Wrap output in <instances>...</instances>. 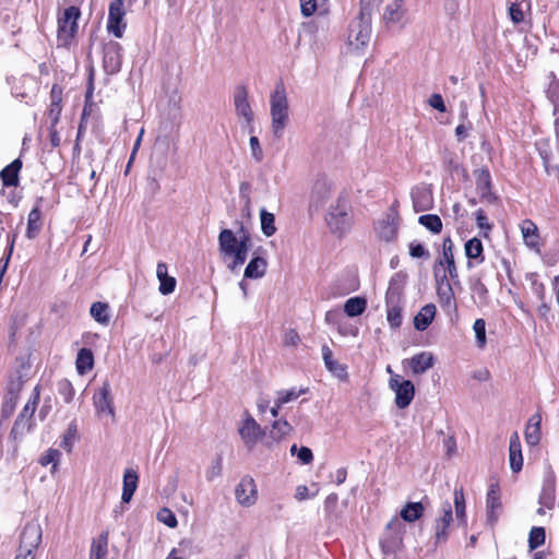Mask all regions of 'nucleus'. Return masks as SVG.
<instances>
[{"label": "nucleus", "mask_w": 559, "mask_h": 559, "mask_svg": "<svg viewBox=\"0 0 559 559\" xmlns=\"http://www.w3.org/2000/svg\"><path fill=\"white\" fill-rule=\"evenodd\" d=\"M250 246V237L246 234L237 238L230 229H223L218 235L219 251L225 258L230 259L227 267L231 272L246 262Z\"/></svg>", "instance_id": "f257e3e1"}, {"label": "nucleus", "mask_w": 559, "mask_h": 559, "mask_svg": "<svg viewBox=\"0 0 559 559\" xmlns=\"http://www.w3.org/2000/svg\"><path fill=\"white\" fill-rule=\"evenodd\" d=\"M271 130L275 138L281 139L289 123V103L286 88L277 83L270 96Z\"/></svg>", "instance_id": "f03ea898"}, {"label": "nucleus", "mask_w": 559, "mask_h": 559, "mask_svg": "<svg viewBox=\"0 0 559 559\" xmlns=\"http://www.w3.org/2000/svg\"><path fill=\"white\" fill-rule=\"evenodd\" d=\"M81 15L75 5L67 8L58 19V43L68 46L78 32V20Z\"/></svg>", "instance_id": "7ed1b4c3"}, {"label": "nucleus", "mask_w": 559, "mask_h": 559, "mask_svg": "<svg viewBox=\"0 0 559 559\" xmlns=\"http://www.w3.org/2000/svg\"><path fill=\"white\" fill-rule=\"evenodd\" d=\"M326 225L331 233L342 237L350 230L352 215L345 203L338 202L332 206L325 217Z\"/></svg>", "instance_id": "20e7f679"}, {"label": "nucleus", "mask_w": 559, "mask_h": 559, "mask_svg": "<svg viewBox=\"0 0 559 559\" xmlns=\"http://www.w3.org/2000/svg\"><path fill=\"white\" fill-rule=\"evenodd\" d=\"M389 385L395 393V404L399 408H405L412 403L415 396V386L412 381L403 379L400 374H393Z\"/></svg>", "instance_id": "39448f33"}, {"label": "nucleus", "mask_w": 559, "mask_h": 559, "mask_svg": "<svg viewBox=\"0 0 559 559\" xmlns=\"http://www.w3.org/2000/svg\"><path fill=\"white\" fill-rule=\"evenodd\" d=\"M400 218L395 211L391 210L374 225L377 238L380 241L393 242L397 238Z\"/></svg>", "instance_id": "423d86ee"}, {"label": "nucleus", "mask_w": 559, "mask_h": 559, "mask_svg": "<svg viewBox=\"0 0 559 559\" xmlns=\"http://www.w3.org/2000/svg\"><path fill=\"white\" fill-rule=\"evenodd\" d=\"M386 321L391 329H399L403 322L401 293L390 287L385 294Z\"/></svg>", "instance_id": "0eeeda50"}, {"label": "nucleus", "mask_w": 559, "mask_h": 559, "mask_svg": "<svg viewBox=\"0 0 559 559\" xmlns=\"http://www.w3.org/2000/svg\"><path fill=\"white\" fill-rule=\"evenodd\" d=\"M238 432L242 442L249 449L253 448L264 435L262 427L248 413L245 414V417L238 427Z\"/></svg>", "instance_id": "6e6552de"}, {"label": "nucleus", "mask_w": 559, "mask_h": 559, "mask_svg": "<svg viewBox=\"0 0 559 559\" xmlns=\"http://www.w3.org/2000/svg\"><path fill=\"white\" fill-rule=\"evenodd\" d=\"M124 15L123 0H112L108 9L107 29L117 38L122 37L126 29Z\"/></svg>", "instance_id": "1a4fd4ad"}, {"label": "nucleus", "mask_w": 559, "mask_h": 559, "mask_svg": "<svg viewBox=\"0 0 559 559\" xmlns=\"http://www.w3.org/2000/svg\"><path fill=\"white\" fill-rule=\"evenodd\" d=\"M236 501L243 508H250L258 501V488L254 479L245 476L235 488Z\"/></svg>", "instance_id": "9d476101"}, {"label": "nucleus", "mask_w": 559, "mask_h": 559, "mask_svg": "<svg viewBox=\"0 0 559 559\" xmlns=\"http://www.w3.org/2000/svg\"><path fill=\"white\" fill-rule=\"evenodd\" d=\"M41 527L38 523H27L21 534L19 551L35 555L34 552L41 542Z\"/></svg>", "instance_id": "9b49d317"}, {"label": "nucleus", "mask_w": 559, "mask_h": 559, "mask_svg": "<svg viewBox=\"0 0 559 559\" xmlns=\"http://www.w3.org/2000/svg\"><path fill=\"white\" fill-rule=\"evenodd\" d=\"M93 403L97 415L110 416L115 420V407L110 395V386L104 383L93 395Z\"/></svg>", "instance_id": "f8f14e48"}, {"label": "nucleus", "mask_w": 559, "mask_h": 559, "mask_svg": "<svg viewBox=\"0 0 559 559\" xmlns=\"http://www.w3.org/2000/svg\"><path fill=\"white\" fill-rule=\"evenodd\" d=\"M234 105L237 116L243 119L247 127L251 126L253 121V111L248 99V92L246 87H237L234 94Z\"/></svg>", "instance_id": "ddd939ff"}, {"label": "nucleus", "mask_w": 559, "mask_h": 559, "mask_svg": "<svg viewBox=\"0 0 559 559\" xmlns=\"http://www.w3.org/2000/svg\"><path fill=\"white\" fill-rule=\"evenodd\" d=\"M520 230L524 245L536 253H540L542 242L537 225L531 219H524L520 224Z\"/></svg>", "instance_id": "4468645a"}, {"label": "nucleus", "mask_w": 559, "mask_h": 559, "mask_svg": "<svg viewBox=\"0 0 559 559\" xmlns=\"http://www.w3.org/2000/svg\"><path fill=\"white\" fill-rule=\"evenodd\" d=\"M453 241L450 237L445 238L442 243V258L439 260V264L447 267L450 278L454 285H460L459 273L454 261L453 254Z\"/></svg>", "instance_id": "2eb2a0df"}, {"label": "nucleus", "mask_w": 559, "mask_h": 559, "mask_svg": "<svg viewBox=\"0 0 559 559\" xmlns=\"http://www.w3.org/2000/svg\"><path fill=\"white\" fill-rule=\"evenodd\" d=\"M403 364L408 366L414 374H421L433 367L435 356L430 352H421L409 359H405Z\"/></svg>", "instance_id": "dca6fc26"}, {"label": "nucleus", "mask_w": 559, "mask_h": 559, "mask_svg": "<svg viewBox=\"0 0 559 559\" xmlns=\"http://www.w3.org/2000/svg\"><path fill=\"white\" fill-rule=\"evenodd\" d=\"M122 63L121 47L118 43H110L104 50V67L106 71L116 73Z\"/></svg>", "instance_id": "f3484780"}, {"label": "nucleus", "mask_w": 559, "mask_h": 559, "mask_svg": "<svg viewBox=\"0 0 559 559\" xmlns=\"http://www.w3.org/2000/svg\"><path fill=\"white\" fill-rule=\"evenodd\" d=\"M509 462L512 472L519 473L523 466V455L521 449L520 437L518 432H513L510 437L509 444Z\"/></svg>", "instance_id": "a211bd4d"}, {"label": "nucleus", "mask_w": 559, "mask_h": 559, "mask_svg": "<svg viewBox=\"0 0 559 559\" xmlns=\"http://www.w3.org/2000/svg\"><path fill=\"white\" fill-rule=\"evenodd\" d=\"M525 441L528 445H537L542 437V416L534 414L527 421L524 431Z\"/></svg>", "instance_id": "6ab92c4d"}, {"label": "nucleus", "mask_w": 559, "mask_h": 559, "mask_svg": "<svg viewBox=\"0 0 559 559\" xmlns=\"http://www.w3.org/2000/svg\"><path fill=\"white\" fill-rule=\"evenodd\" d=\"M139 475L133 468H127L123 474L121 500L129 503L138 488Z\"/></svg>", "instance_id": "aec40b11"}, {"label": "nucleus", "mask_w": 559, "mask_h": 559, "mask_svg": "<svg viewBox=\"0 0 559 559\" xmlns=\"http://www.w3.org/2000/svg\"><path fill=\"white\" fill-rule=\"evenodd\" d=\"M321 352H322V358H323L325 368L333 376L337 377L338 379H342V380L346 379V377H347L346 366L342 365L338 361L333 359V353L330 349V347L326 345H323L321 348Z\"/></svg>", "instance_id": "412c9836"}, {"label": "nucleus", "mask_w": 559, "mask_h": 559, "mask_svg": "<svg viewBox=\"0 0 559 559\" xmlns=\"http://www.w3.org/2000/svg\"><path fill=\"white\" fill-rule=\"evenodd\" d=\"M442 516L436 521V537L438 540H444L448 536V528L453 521L452 507L445 502L442 507Z\"/></svg>", "instance_id": "4be33fe9"}, {"label": "nucleus", "mask_w": 559, "mask_h": 559, "mask_svg": "<svg viewBox=\"0 0 559 559\" xmlns=\"http://www.w3.org/2000/svg\"><path fill=\"white\" fill-rule=\"evenodd\" d=\"M156 276L159 281L158 290L162 295H169L176 288V278L168 276L167 265L164 262H159L156 266Z\"/></svg>", "instance_id": "5701e85b"}, {"label": "nucleus", "mask_w": 559, "mask_h": 559, "mask_svg": "<svg viewBox=\"0 0 559 559\" xmlns=\"http://www.w3.org/2000/svg\"><path fill=\"white\" fill-rule=\"evenodd\" d=\"M465 254L468 258L467 267L472 269L474 266L473 261L477 263L483 262L484 260V247L480 239L474 237L466 241L464 246Z\"/></svg>", "instance_id": "b1692460"}, {"label": "nucleus", "mask_w": 559, "mask_h": 559, "mask_svg": "<svg viewBox=\"0 0 559 559\" xmlns=\"http://www.w3.org/2000/svg\"><path fill=\"white\" fill-rule=\"evenodd\" d=\"M436 316V306L433 304L425 305L414 318V328L417 331H425L433 321Z\"/></svg>", "instance_id": "393cba45"}, {"label": "nucleus", "mask_w": 559, "mask_h": 559, "mask_svg": "<svg viewBox=\"0 0 559 559\" xmlns=\"http://www.w3.org/2000/svg\"><path fill=\"white\" fill-rule=\"evenodd\" d=\"M404 15L405 9L403 0H394L386 7L383 17L388 24L394 25L402 23Z\"/></svg>", "instance_id": "a878e982"}, {"label": "nucleus", "mask_w": 559, "mask_h": 559, "mask_svg": "<svg viewBox=\"0 0 559 559\" xmlns=\"http://www.w3.org/2000/svg\"><path fill=\"white\" fill-rule=\"evenodd\" d=\"M22 168V162L16 158L14 159L10 165L4 167L1 173L0 177L4 186H16L19 182V173Z\"/></svg>", "instance_id": "bb28decb"}, {"label": "nucleus", "mask_w": 559, "mask_h": 559, "mask_svg": "<svg viewBox=\"0 0 559 559\" xmlns=\"http://www.w3.org/2000/svg\"><path fill=\"white\" fill-rule=\"evenodd\" d=\"M437 295H438L440 304L443 307H447V308L455 307L454 292H453L452 285L445 278H442L440 282H438Z\"/></svg>", "instance_id": "cd10ccee"}, {"label": "nucleus", "mask_w": 559, "mask_h": 559, "mask_svg": "<svg viewBox=\"0 0 559 559\" xmlns=\"http://www.w3.org/2000/svg\"><path fill=\"white\" fill-rule=\"evenodd\" d=\"M108 555V535L100 534L92 542L90 550V559H107Z\"/></svg>", "instance_id": "c85d7f7f"}, {"label": "nucleus", "mask_w": 559, "mask_h": 559, "mask_svg": "<svg viewBox=\"0 0 559 559\" xmlns=\"http://www.w3.org/2000/svg\"><path fill=\"white\" fill-rule=\"evenodd\" d=\"M266 260L261 257H255L251 259V261L248 263L247 267L245 269V277L246 278H260L265 274L266 271Z\"/></svg>", "instance_id": "c756f323"}, {"label": "nucleus", "mask_w": 559, "mask_h": 559, "mask_svg": "<svg viewBox=\"0 0 559 559\" xmlns=\"http://www.w3.org/2000/svg\"><path fill=\"white\" fill-rule=\"evenodd\" d=\"M486 504L488 510V516L490 520L497 518L496 510L500 509V491L497 484H491L487 492Z\"/></svg>", "instance_id": "7c9ffc66"}, {"label": "nucleus", "mask_w": 559, "mask_h": 559, "mask_svg": "<svg viewBox=\"0 0 559 559\" xmlns=\"http://www.w3.org/2000/svg\"><path fill=\"white\" fill-rule=\"evenodd\" d=\"M38 401H39V390H38V386H35L32 392V395L29 396V400L27 401V403L23 407L19 418L16 419L15 426H19L23 423V420H27L33 417L36 406L38 404Z\"/></svg>", "instance_id": "2f4dec72"}, {"label": "nucleus", "mask_w": 559, "mask_h": 559, "mask_svg": "<svg viewBox=\"0 0 559 559\" xmlns=\"http://www.w3.org/2000/svg\"><path fill=\"white\" fill-rule=\"evenodd\" d=\"M94 365V356L91 349L82 348L78 353L75 366L80 374H85L92 370Z\"/></svg>", "instance_id": "473e14b6"}, {"label": "nucleus", "mask_w": 559, "mask_h": 559, "mask_svg": "<svg viewBox=\"0 0 559 559\" xmlns=\"http://www.w3.org/2000/svg\"><path fill=\"white\" fill-rule=\"evenodd\" d=\"M468 286L471 292L477 296L480 304L487 302L488 289L483 283L480 274H475L468 278Z\"/></svg>", "instance_id": "72a5a7b5"}, {"label": "nucleus", "mask_w": 559, "mask_h": 559, "mask_svg": "<svg viewBox=\"0 0 559 559\" xmlns=\"http://www.w3.org/2000/svg\"><path fill=\"white\" fill-rule=\"evenodd\" d=\"M41 229V213L38 206H35L28 214L26 237L33 239Z\"/></svg>", "instance_id": "f704fd0d"}, {"label": "nucleus", "mask_w": 559, "mask_h": 559, "mask_svg": "<svg viewBox=\"0 0 559 559\" xmlns=\"http://www.w3.org/2000/svg\"><path fill=\"white\" fill-rule=\"evenodd\" d=\"M90 313L96 322L103 325L109 324L110 316L109 306L107 304L100 301L94 302L91 306Z\"/></svg>", "instance_id": "c9c22d12"}, {"label": "nucleus", "mask_w": 559, "mask_h": 559, "mask_svg": "<svg viewBox=\"0 0 559 559\" xmlns=\"http://www.w3.org/2000/svg\"><path fill=\"white\" fill-rule=\"evenodd\" d=\"M424 513V506L421 502H409L400 512V515L405 522H414L421 518Z\"/></svg>", "instance_id": "e433bc0d"}, {"label": "nucleus", "mask_w": 559, "mask_h": 559, "mask_svg": "<svg viewBox=\"0 0 559 559\" xmlns=\"http://www.w3.org/2000/svg\"><path fill=\"white\" fill-rule=\"evenodd\" d=\"M330 191V183L325 179H318L312 187L311 199L317 204H322L328 199Z\"/></svg>", "instance_id": "4c0bfd02"}, {"label": "nucleus", "mask_w": 559, "mask_h": 559, "mask_svg": "<svg viewBox=\"0 0 559 559\" xmlns=\"http://www.w3.org/2000/svg\"><path fill=\"white\" fill-rule=\"evenodd\" d=\"M367 308V300L362 297H352L344 304V311L348 317L360 316Z\"/></svg>", "instance_id": "58836bf2"}, {"label": "nucleus", "mask_w": 559, "mask_h": 559, "mask_svg": "<svg viewBox=\"0 0 559 559\" xmlns=\"http://www.w3.org/2000/svg\"><path fill=\"white\" fill-rule=\"evenodd\" d=\"M260 223L261 231L265 237H271L276 233L277 228L275 226L274 214L267 212L265 209L260 210Z\"/></svg>", "instance_id": "ea45409f"}, {"label": "nucleus", "mask_w": 559, "mask_h": 559, "mask_svg": "<svg viewBox=\"0 0 559 559\" xmlns=\"http://www.w3.org/2000/svg\"><path fill=\"white\" fill-rule=\"evenodd\" d=\"M528 3L524 0H514L509 2V15L514 24H519L524 21V8H527Z\"/></svg>", "instance_id": "a19ab883"}, {"label": "nucleus", "mask_w": 559, "mask_h": 559, "mask_svg": "<svg viewBox=\"0 0 559 559\" xmlns=\"http://www.w3.org/2000/svg\"><path fill=\"white\" fill-rule=\"evenodd\" d=\"M386 531L390 534V538L394 544H397L402 540V536L405 533V525L399 518H393L386 524Z\"/></svg>", "instance_id": "79ce46f5"}, {"label": "nucleus", "mask_w": 559, "mask_h": 559, "mask_svg": "<svg viewBox=\"0 0 559 559\" xmlns=\"http://www.w3.org/2000/svg\"><path fill=\"white\" fill-rule=\"evenodd\" d=\"M413 203H414V209L416 212H421V211L428 210L430 206V203H431L430 193L425 189L417 190L413 194Z\"/></svg>", "instance_id": "37998d69"}, {"label": "nucleus", "mask_w": 559, "mask_h": 559, "mask_svg": "<svg viewBox=\"0 0 559 559\" xmlns=\"http://www.w3.org/2000/svg\"><path fill=\"white\" fill-rule=\"evenodd\" d=\"M418 222L433 234H439L442 229V222L438 215H421Z\"/></svg>", "instance_id": "c03bdc74"}, {"label": "nucleus", "mask_w": 559, "mask_h": 559, "mask_svg": "<svg viewBox=\"0 0 559 559\" xmlns=\"http://www.w3.org/2000/svg\"><path fill=\"white\" fill-rule=\"evenodd\" d=\"M60 97L55 93V88L51 92V104L48 110V117L51 121L52 127L59 121L61 115Z\"/></svg>", "instance_id": "a18cd8bd"}, {"label": "nucleus", "mask_w": 559, "mask_h": 559, "mask_svg": "<svg viewBox=\"0 0 559 559\" xmlns=\"http://www.w3.org/2000/svg\"><path fill=\"white\" fill-rule=\"evenodd\" d=\"M292 426L286 420H275L272 425L271 435L274 439H281L292 431Z\"/></svg>", "instance_id": "49530a36"}, {"label": "nucleus", "mask_w": 559, "mask_h": 559, "mask_svg": "<svg viewBox=\"0 0 559 559\" xmlns=\"http://www.w3.org/2000/svg\"><path fill=\"white\" fill-rule=\"evenodd\" d=\"M545 543V530L543 527H533L530 532L528 544L531 549H536Z\"/></svg>", "instance_id": "de8ad7c7"}, {"label": "nucleus", "mask_w": 559, "mask_h": 559, "mask_svg": "<svg viewBox=\"0 0 559 559\" xmlns=\"http://www.w3.org/2000/svg\"><path fill=\"white\" fill-rule=\"evenodd\" d=\"M157 520L170 528H175L178 525L176 515L167 508H163L158 511Z\"/></svg>", "instance_id": "09e8293b"}, {"label": "nucleus", "mask_w": 559, "mask_h": 559, "mask_svg": "<svg viewBox=\"0 0 559 559\" xmlns=\"http://www.w3.org/2000/svg\"><path fill=\"white\" fill-rule=\"evenodd\" d=\"M473 330L475 332L478 346L483 348L486 345V322L483 319H477L474 322Z\"/></svg>", "instance_id": "8fccbe9b"}, {"label": "nucleus", "mask_w": 559, "mask_h": 559, "mask_svg": "<svg viewBox=\"0 0 559 559\" xmlns=\"http://www.w3.org/2000/svg\"><path fill=\"white\" fill-rule=\"evenodd\" d=\"M306 392V390H299L297 391L296 389H290V390H286V391H278L277 392V401H278V404H286L293 400H296L299 397V395L304 394Z\"/></svg>", "instance_id": "3c124183"}, {"label": "nucleus", "mask_w": 559, "mask_h": 559, "mask_svg": "<svg viewBox=\"0 0 559 559\" xmlns=\"http://www.w3.org/2000/svg\"><path fill=\"white\" fill-rule=\"evenodd\" d=\"M223 471L222 460H215L205 471V478L207 481H213L221 477Z\"/></svg>", "instance_id": "603ef678"}, {"label": "nucleus", "mask_w": 559, "mask_h": 559, "mask_svg": "<svg viewBox=\"0 0 559 559\" xmlns=\"http://www.w3.org/2000/svg\"><path fill=\"white\" fill-rule=\"evenodd\" d=\"M60 457V452L56 449H49L41 457H40V464L43 466H47L49 464H53V466L57 465Z\"/></svg>", "instance_id": "864d4df0"}, {"label": "nucleus", "mask_w": 559, "mask_h": 559, "mask_svg": "<svg viewBox=\"0 0 559 559\" xmlns=\"http://www.w3.org/2000/svg\"><path fill=\"white\" fill-rule=\"evenodd\" d=\"M476 223L480 229L485 230L484 236L487 237L491 230V225L488 223V218L483 210L476 211Z\"/></svg>", "instance_id": "5fc2aeb1"}, {"label": "nucleus", "mask_w": 559, "mask_h": 559, "mask_svg": "<svg viewBox=\"0 0 559 559\" xmlns=\"http://www.w3.org/2000/svg\"><path fill=\"white\" fill-rule=\"evenodd\" d=\"M75 433H76V426L74 424H72V425H70L66 435L63 436V440L61 442V447H63L67 451H71Z\"/></svg>", "instance_id": "6e6d98bb"}, {"label": "nucleus", "mask_w": 559, "mask_h": 559, "mask_svg": "<svg viewBox=\"0 0 559 559\" xmlns=\"http://www.w3.org/2000/svg\"><path fill=\"white\" fill-rule=\"evenodd\" d=\"M301 14L311 16L317 10V0H299Z\"/></svg>", "instance_id": "4d7b16f0"}, {"label": "nucleus", "mask_w": 559, "mask_h": 559, "mask_svg": "<svg viewBox=\"0 0 559 559\" xmlns=\"http://www.w3.org/2000/svg\"><path fill=\"white\" fill-rule=\"evenodd\" d=\"M409 254L413 258H428L429 257V252L427 251V249L423 245L416 243V242L409 243Z\"/></svg>", "instance_id": "13d9d810"}, {"label": "nucleus", "mask_w": 559, "mask_h": 559, "mask_svg": "<svg viewBox=\"0 0 559 559\" xmlns=\"http://www.w3.org/2000/svg\"><path fill=\"white\" fill-rule=\"evenodd\" d=\"M297 457L302 464H310L313 460L312 451L307 447L299 448Z\"/></svg>", "instance_id": "bf43d9fd"}, {"label": "nucleus", "mask_w": 559, "mask_h": 559, "mask_svg": "<svg viewBox=\"0 0 559 559\" xmlns=\"http://www.w3.org/2000/svg\"><path fill=\"white\" fill-rule=\"evenodd\" d=\"M300 342V337L295 330H288L284 335V343L286 346L296 347Z\"/></svg>", "instance_id": "052dcab7"}, {"label": "nucleus", "mask_w": 559, "mask_h": 559, "mask_svg": "<svg viewBox=\"0 0 559 559\" xmlns=\"http://www.w3.org/2000/svg\"><path fill=\"white\" fill-rule=\"evenodd\" d=\"M249 143H250L252 156L255 158V160H261L263 154H262L259 139L257 136H251L249 140Z\"/></svg>", "instance_id": "680f3d73"}, {"label": "nucleus", "mask_w": 559, "mask_h": 559, "mask_svg": "<svg viewBox=\"0 0 559 559\" xmlns=\"http://www.w3.org/2000/svg\"><path fill=\"white\" fill-rule=\"evenodd\" d=\"M459 7L457 0H445L443 4L444 12L450 17H454L457 14Z\"/></svg>", "instance_id": "e2e57ef3"}, {"label": "nucleus", "mask_w": 559, "mask_h": 559, "mask_svg": "<svg viewBox=\"0 0 559 559\" xmlns=\"http://www.w3.org/2000/svg\"><path fill=\"white\" fill-rule=\"evenodd\" d=\"M429 105L432 108L439 110L440 112L445 111V105H444L443 98L440 94H432L429 98Z\"/></svg>", "instance_id": "0e129e2a"}, {"label": "nucleus", "mask_w": 559, "mask_h": 559, "mask_svg": "<svg viewBox=\"0 0 559 559\" xmlns=\"http://www.w3.org/2000/svg\"><path fill=\"white\" fill-rule=\"evenodd\" d=\"M338 502V496L336 493H330L324 501V509L328 514H331Z\"/></svg>", "instance_id": "69168bd1"}, {"label": "nucleus", "mask_w": 559, "mask_h": 559, "mask_svg": "<svg viewBox=\"0 0 559 559\" xmlns=\"http://www.w3.org/2000/svg\"><path fill=\"white\" fill-rule=\"evenodd\" d=\"M60 393L64 395L66 402H70L73 397V389L69 382H62L59 389Z\"/></svg>", "instance_id": "338daca9"}, {"label": "nucleus", "mask_w": 559, "mask_h": 559, "mask_svg": "<svg viewBox=\"0 0 559 559\" xmlns=\"http://www.w3.org/2000/svg\"><path fill=\"white\" fill-rule=\"evenodd\" d=\"M295 498H296L298 501H302V500L309 499V498H310V495H309V489H308V487H307L306 485H299V486L296 488Z\"/></svg>", "instance_id": "774afa93"}]
</instances>
